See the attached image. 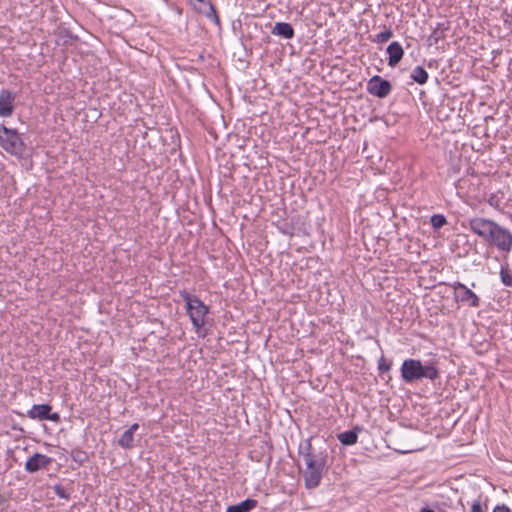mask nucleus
Masks as SVG:
<instances>
[{
  "label": "nucleus",
  "mask_w": 512,
  "mask_h": 512,
  "mask_svg": "<svg viewBox=\"0 0 512 512\" xmlns=\"http://www.w3.org/2000/svg\"><path fill=\"white\" fill-rule=\"evenodd\" d=\"M198 2H200L203 6H205V3H209L210 1H205V0H197Z\"/></svg>",
  "instance_id": "nucleus-32"
},
{
  "label": "nucleus",
  "mask_w": 512,
  "mask_h": 512,
  "mask_svg": "<svg viewBox=\"0 0 512 512\" xmlns=\"http://www.w3.org/2000/svg\"><path fill=\"white\" fill-rule=\"evenodd\" d=\"M430 222L433 228L439 229L447 223V220L443 214H434L431 216Z\"/></svg>",
  "instance_id": "nucleus-20"
},
{
  "label": "nucleus",
  "mask_w": 512,
  "mask_h": 512,
  "mask_svg": "<svg viewBox=\"0 0 512 512\" xmlns=\"http://www.w3.org/2000/svg\"><path fill=\"white\" fill-rule=\"evenodd\" d=\"M492 512H510V508L505 504L497 505Z\"/></svg>",
  "instance_id": "nucleus-27"
},
{
  "label": "nucleus",
  "mask_w": 512,
  "mask_h": 512,
  "mask_svg": "<svg viewBox=\"0 0 512 512\" xmlns=\"http://www.w3.org/2000/svg\"><path fill=\"white\" fill-rule=\"evenodd\" d=\"M468 228L489 247L508 257L512 252V231L498 222L484 217L469 219Z\"/></svg>",
  "instance_id": "nucleus-1"
},
{
  "label": "nucleus",
  "mask_w": 512,
  "mask_h": 512,
  "mask_svg": "<svg viewBox=\"0 0 512 512\" xmlns=\"http://www.w3.org/2000/svg\"><path fill=\"white\" fill-rule=\"evenodd\" d=\"M451 287L454 290V298L457 302H461L473 308L480 306V298L463 283L456 281Z\"/></svg>",
  "instance_id": "nucleus-6"
},
{
  "label": "nucleus",
  "mask_w": 512,
  "mask_h": 512,
  "mask_svg": "<svg viewBox=\"0 0 512 512\" xmlns=\"http://www.w3.org/2000/svg\"><path fill=\"white\" fill-rule=\"evenodd\" d=\"M500 281L505 287H512V259L508 261V257L503 258L500 265Z\"/></svg>",
  "instance_id": "nucleus-12"
},
{
  "label": "nucleus",
  "mask_w": 512,
  "mask_h": 512,
  "mask_svg": "<svg viewBox=\"0 0 512 512\" xmlns=\"http://www.w3.org/2000/svg\"><path fill=\"white\" fill-rule=\"evenodd\" d=\"M391 369V363L387 362L386 359L382 356L378 361V370L383 373L387 372Z\"/></svg>",
  "instance_id": "nucleus-23"
},
{
  "label": "nucleus",
  "mask_w": 512,
  "mask_h": 512,
  "mask_svg": "<svg viewBox=\"0 0 512 512\" xmlns=\"http://www.w3.org/2000/svg\"><path fill=\"white\" fill-rule=\"evenodd\" d=\"M136 125L130 129V135L135 134L136 132H141V129L138 127V119L135 120Z\"/></svg>",
  "instance_id": "nucleus-29"
},
{
  "label": "nucleus",
  "mask_w": 512,
  "mask_h": 512,
  "mask_svg": "<svg viewBox=\"0 0 512 512\" xmlns=\"http://www.w3.org/2000/svg\"><path fill=\"white\" fill-rule=\"evenodd\" d=\"M487 506H482L479 500H474L471 505V512H486Z\"/></svg>",
  "instance_id": "nucleus-24"
},
{
  "label": "nucleus",
  "mask_w": 512,
  "mask_h": 512,
  "mask_svg": "<svg viewBox=\"0 0 512 512\" xmlns=\"http://www.w3.org/2000/svg\"><path fill=\"white\" fill-rule=\"evenodd\" d=\"M271 33L273 35L281 36L285 39H292L295 35L292 25L286 22H277L274 25Z\"/></svg>",
  "instance_id": "nucleus-13"
},
{
  "label": "nucleus",
  "mask_w": 512,
  "mask_h": 512,
  "mask_svg": "<svg viewBox=\"0 0 512 512\" xmlns=\"http://www.w3.org/2000/svg\"><path fill=\"white\" fill-rule=\"evenodd\" d=\"M119 444L123 448H128V430H125L119 439Z\"/></svg>",
  "instance_id": "nucleus-25"
},
{
  "label": "nucleus",
  "mask_w": 512,
  "mask_h": 512,
  "mask_svg": "<svg viewBox=\"0 0 512 512\" xmlns=\"http://www.w3.org/2000/svg\"><path fill=\"white\" fill-rule=\"evenodd\" d=\"M386 52L388 54V65L390 67H396L404 56V50L397 41L390 43Z\"/></svg>",
  "instance_id": "nucleus-10"
},
{
  "label": "nucleus",
  "mask_w": 512,
  "mask_h": 512,
  "mask_svg": "<svg viewBox=\"0 0 512 512\" xmlns=\"http://www.w3.org/2000/svg\"><path fill=\"white\" fill-rule=\"evenodd\" d=\"M366 90L373 96L378 98H386L392 90V85L388 80L382 78L381 76L374 75L368 80Z\"/></svg>",
  "instance_id": "nucleus-7"
},
{
  "label": "nucleus",
  "mask_w": 512,
  "mask_h": 512,
  "mask_svg": "<svg viewBox=\"0 0 512 512\" xmlns=\"http://www.w3.org/2000/svg\"><path fill=\"white\" fill-rule=\"evenodd\" d=\"M200 12L203 13L215 25L220 26V18L217 15L216 9L211 2L205 3V6L200 8Z\"/></svg>",
  "instance_id": "nucleus-16"
},
{
  "label": "nucleus",
  "mask_w": 512,
  "mask_h": 512,
  "mask_svg": "<svg viewBox=\"0 0 512 512\" xmlns=\"http://www.w3.org/2000/svg\"><path fill=\"white\" fill-rule=\"evenodd\" d=\"M16 94L8 89L0 90V117H10L15 109Z\"/></svg>",
  "instance_id": "nucleus-9"
},
{
  "label": "nucleus",
  "mask_w": 512,
  "mask_h": 512,
  "mask_svg": "<svg viewBox=\"0 0 512 512\" xmlns=\"http://www.w3.org/2000/svg\"><path fill=\"white\" fill-rule=\"evenodd\" d=\"M138 429V424L137 423H134L132 425H130V439L132 438V434L135 430Z\"/></svg>",
  "instance_id": "nucleus-30"
},
{
  "label": "nucleus",
  "mask_w": 512,
  "mask_h": 512,
  "mask_svg": "<svg viewBox=\"0 0 512 512\" xmlns=\"http://www.w3.org/2000/svg\"><path fill=\"white\" fill-rule=\"evenodd\" d=\"M298 453L305 465L302 471L305 487L307 489L317 488L327 469V449L314 446L312 437H310L300 442Z\"/></svg>",
  "instance_id": "nucleus-2"
},
{
  "label": "nucleus",
  "mask_w": 512,
  "mask_h": 512,
  "mask_svg": "<svg viewBox=\"0 0 512 512\" xmlns=\"http://www.w3.org/2000/svg\"><path fill=\"white\" fill-rule=\"evenodd\" d=\"M359 431H361V427L355 426L352 430L339 433L337 438L341 444L351 446L357 443Z\"/></svg>",
  "instance_id": "nucleus-14"
},
{
  "label": "nucleus",
  "mask_w": 512,
  "mask_h": 512,
  "mask_svg": "<svg viewBox=\"0 0 512 512\" xmlns=\"http://www.w3.org/2000/svg\"><path fill=\"white\" fill-rule=\"evenodd\" d=\"M401 377L406 383H412L423 378L434 381L439 377V371L433 364L423 365L418 359H406L401 365Z\"/></svg>",
  "instance_id": "nucleus-4"
},
{
  "label": "nucleus",
  "mask_w": 512,
  "mask_h": 512,
  "mask_svg": "<svg viewBox=\"0 0 512 512\" xmlns=\"http://www.w3.org/2000/svg\"><path fill=\"white\" fill-rule=\"evenodd\" d=\"M488 204L492 207H498V198L495 195H491L487 200Z\"/></svg>",
  "instance_id": "nucleus-28"
},
{
  "label": "nucleus",
  "mask_w": 512,
  "mask_h": 512,
  "mask_svg": "<svg viewBox=\"0 0 512 512\" xmlns=\"http://www.w3.org/2000/svg\"><path fill=\"white\" fill-rule=\"evenodd\" d=\"M428 77L427 71L419 65L416 66L411 73L412 80L419 85H424L427 82Z\"/></svg>",
  "instance_id": "nucleus-17"
},
{
  "label": "nucleus",
  "mask_w": 512,
  "mask_h": 512,
  "mask_svg": "<svg viewBox=\"0 0 512 512\" xmlns=\"http://www.w3.org/2000/svg\"><path fill=\"white\" fill-rule=\"evenodd\" d=\"M54 493L62 499L69 500L70 499V493L67 492V490L60 484H55L53 486Z\"/></svg>",
  "instance_id": "nucleus-22"
},
{
  "label": "nucleus",
  "mask_w": 512,
  "mask_h": 512,
  "mask_svg": "<svg viewBox=\"0 0 512 512\" xmlns=\"http://www.w3.org/2000/svg\"><path fill=\"white\" fill-rule=\"evenodd\" d=\"M179 296L185 302L186 313L191 320V323L195 331L200 336H205L206 332L202 333L206 324L207 315L210 312L209 306H207L197 295L191 294L186 289L179 292Z\"/></svg>",
  "instance_id": "nucleus-3"
},
{
  "label": "nucleus",
  "mask_w": 512,
  "mask_h": 512,
  "mask_svg": "<svg viewBox=\"0 0 512 512\" xmlns=\"http://www.w3.org/2000/svg\"><path fill=\"white\" fill-rule=\"evenodd\" d=\"M46 420H50L55 423H58V422H60L61 419H60V415L57 412L52 413L50 411V412H47Z\"/></svg>",
  "instance_id": "nucleus-26"
},
{
  "label": "nucleus",
  "mask_w": 512,
  "mask_h": 512,
  "mask_svg": "<svg viewBox=\"0 0 512 512\" xmlns=\"http://www.w3.org/2000/svg\"><path fill=\"white\" fill-rule=\"evenodd\" d=\"M446 29L447 28L444 26V24H438V26L433 30L428 38L430 44H437L439 40L443 39L445 37L444 32Z\"/></svg>",
  "instance_id": "nucleus-18"
},
{
  "label": "nucleus",
  "mask_w": 512,
  "mask_h": 512,
  "mask_svg": "<svg viewBox=\"0 0 512 512\" xmlns=\"http://www.w3.org/2000/svg\"><path fill=\"white\" fill-rule=\"evenodd\" d=\"M392 36L393 31L390 28H385L383 31L375 35L372 41L378 44H382L387 42L390 38H392Z\"/></svg>",
  "instance_id": "nucleus-19"
},
{
  "label": "nucleus",
  "mask_w": 512,
  "mask_h": 512,
  "mask_svg": "<svg viewBox=\"0 0 512 512\" xmlns=\"http://www.w3.org/2000/svg\"><path fill=\"white\" fill-rule=\"evenodd\" d=\"M420 512H435V511L430 508H422Z\"/></svg>",
  "instance_id": "nucleus-31"
},
{
  "label": "nucleus",
  "mask_w": 512,
  "mask_h": 512,
  "mask_svg": "<svg viewBox=\"0 0 512 512\" xmlns=\"http://www.w3.org/2000/svg\"><path fill=\"white\" fill-rule=\"evenodd\" d=\"M52 411L50 404H36L27 411V417L33 420H46L47 412Z\"/></svg>",
  "instance_id": "nucleus-11"
},
{
  "label": "nucleus",
  "mask_w": 512,
  "mask_h": 512,
  "mask_svg": "<svg viewBox=\"0 0 512 512\" xmlns=\"http://www.w3.org/2000/svg\"><path fill=\"white\" fill-rule=\"evenodd\" d=\"M257 504L256 500L248 498L237 505L228 506L226 512H250Z\"/></svg>",
  "instance_id": "nucleus-15"
},
{
  "label": "nucleus",
  "mask_w": 512,
  "mask_h": 512,
  "mask_svg": "<svg viewBox=\"0 0 512 512\" xmlns=\"http://www.w3.org/2000/svg\"><path fill=\"white\" fill-rule=\"evenodd\" d=\"M0 146L11 155L22 156L26 150L20 134L15 129L0 124Z\"/></svg>",
  "instance_id": "nucleus-5"
},
{
  "label": "nucleus",
  "mask_w": 512,
  "mask_h": 512,
  "mask_svg": "<svg viewBox=\"0 0 512 512\" xmlns=\"http://www.w3.org/2000/svg\"><path fill=\"white\" fill-rule=\"evenodd\" d=\"M132 96H133V95H132V94H130V97H132ZM132 102H133V100H132V98H130L129 103H130V104H132Z\"/></svg>",
  "instance_id": "nucleus-33"
},
{
  "label": "nucleus",
  "mask_w": 512,
  "mask_h": 512,
  "mask_svg": "<svg viewBox=\"0 0 512 512\" xmlns=\"http://www.w3.org/2000/svg\"><path fill=\"white\" fill-rule=\"evenodd\" d=\"M71 457L72 459L79 463V464H83L84 462H86L88 460V455L85 451H82L80 449H74L71 451Z\"/></svg>",
  "instance_id": "nucleus-21"
},
{
  "label": "nucleus",
  "mask_w": 512,
  "mask_h": 512,
  "mask_svg": "<svg viewBox=\"0 0 512 512\" xmlns=\"http://www.w3.org/2000/svg\"><path fill=\"white\" fill-rule=\"evenodd\" d=\"M52 462L53 458L36 452L27 459L24 469L27 473L34 474L40 470L48 469Z\"/></svg>",
  "instance_id": "nucleus-8"
}]
</instances>
